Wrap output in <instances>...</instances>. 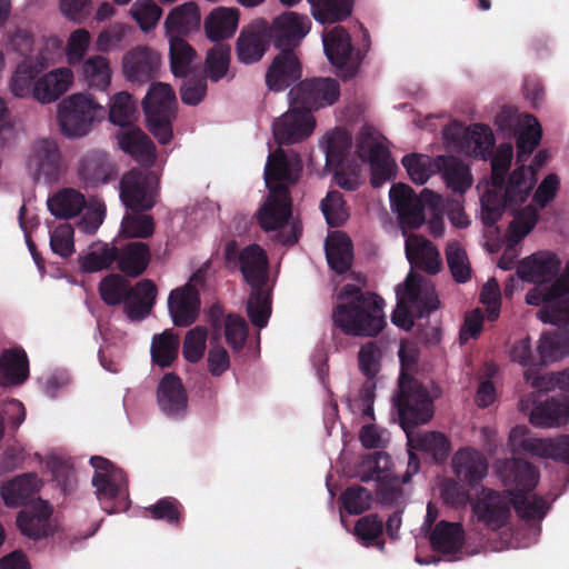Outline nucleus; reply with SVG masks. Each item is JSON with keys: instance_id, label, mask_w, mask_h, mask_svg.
Returning <instances> with one entry per match:
<instances>
[{"instance_id": "1", "label": "nucleus", "mask_w": 569, "mask_h": 569, "mask_svg": "<svg viewBox=\"0 0 569 569\" xmlns=\"http://www.w3.org/2000/svg\"><path fill=\"white\" fill-rule=\"evenodd\" d=\"M302 171L299 154L287 153L281 148L269 153L264 167V182L268 196L256 213L259 227L266 231H278L277 240L282 244L292 246L298 242L299 234L293 226L288 234L280 230L287 226L292 213L290 187L296 184Z\"/></svg>"}, {"instance_id": "2", "label": "nucleus", "mask_w": 569, "mask_h": 569, "mask_svg": "<svg viewBox=\"0 0 569 569\" xmlns=\"http://www.w3.org/2000/svg\"><path fill=\"white\" fill-rule=\"evenodd\" d=\"M332 310V322L345 335L352 337H376L387 325L385 300L356 284L343 286Z\"/></svg>"}, {"instance_id": "3", "label": "nucleus", "mask_w": 569, "mask_h": 569, "mask_svg": "<svg viewBox=\"0 0 569 569\" xmlns=\"http://www.w3.org/2000/svg\"><path fill=\"white\" fill-rule=\"evenodd\" d=\"M523 379L535 391L525 395L519 401L522 411H530V422L538 427H555L563 425L569 418V396L552 397L546 401L538 400V393L549 392L559 388L561 379L559 372L540 373L539 366L528 368Z\"/></svg>"}, {"instance_id": "4", "label": "nucleus", "mask_w": 569, "mask_h": 569, "mask_svg": "<svg viewBox=\"0 0 569 569\" xmlns=\"http://www.w3.org/2000/svg\"><path fill=\"white\" fill-rule=\"evenodd\" d=\"M393 401L400 426L406 433L427 423L433 416V401L428 389L408 373L400 375Z\"/></svg>"}, {"instance_id": "5", "label": "nucleus", "mask_w": 569, "mask_h": 569, "mask_svg": "<svg viewBox=\"0 0 569 569\" xmlns=\"http://www.w3.org/2000/svg\"><path fill=\"white\" fill-rule=\"evenodd\" d=\"M177 113L178 100L173 88L166 82H152L144 94V120L146 127L159 143L171 141Z\"/></svg>"}, {"instance_id": "6", "label": "nucleus", "mask_w": 569, "mask_h": 569, "mask_svg": "<svg viewBox=\"0 0 569 569\" xmlns=\"http://www.w3.org/2000/svg\"><path fill=\"white\" fill-rule=\"evenodd\" d=\"M438 307L439 299L435 287L422 276L410 271L391 321L400 328L410 329L413 326V316L427 317Z\"/></svg>"}, {"instance_id": "7", "label": "nucleus", "mask_w": 569, "mask_h": 569, "mask_svg": "<svg viewBox=\"0 0 569 569\" xmlns=\"http://www.w3.org/2000/svg\"><path fill=\"white\" fill-rule=\"evenodd\" d=\"M532 190L525 167L516 168L508 177L505 189L491 187L480 198L481 221L492 228L501 219L506 208L518 207L526 202Z\"/></svg>"}, {"instance_id": "8", "label": "nucleus", "mask_w": 569, "mask_h": 569, "mask_svg": "<svg viewBox=\"0 0 569 569\" xmlns=\"http://www.w3.org/2000/svg\"><path fill=\"white\" fill-rule=\"evenodd\" d=\"M90 465L94 469L91 483L101 508L108 513L127 510V477L123 470L100 456L91 457Z\"/></svg>"}, {"instance_id": "9", "label": "nucleus", "mask_w": 569, "mask_h": 569, "mask_svg": "<svg viewBox=\"0 0 569 569\" xmlns=\"http://www.w3.org/2000/svg\"><path fill=\"white\" fill-rule=\"evenodd\" d=\"M389 198L403 230L418 229L425 223V206L436 211L441 203V197L432 190L426 188L418 197L411 187L400 182L392 184Z\"/></svg>"}, {"instance_id": "10", "label": "nucleus", "mask_w": 569, "mask_h": 569, "mask_svg": "<svg viewBox=\"0 0 569 569\" xmlns=\"http://www.w3.org/2000/svg\"><path fill=\"white\" fill-rule=\"evenodd\" d=\"M378 136L375 128L366 124L360 129L356 141L358 158L370 164V183L373 188H379L391 180L396 168L389 149L379 141Z\"/></svg>"}, {"instance_id": "11", "label": "nucleus", "mask_w": 569, "mask_h": 569, "mask_svg": "<svg viewBox=\"0 0 569 569\" xmlns=\"http://www.w3.org/2000/svg\"><path fill=\"white\" fill-rule=\"evenodd\" d=\"M103 108L90 94L76 93L59 103L58 122L61 132L69 138L87 134L98 112Z\"/></svg>"}, {"instance_id": "12", "label": "nucleus", "mask_w": 569, "mask_h": 569, "mask_svg": "<svg viewBox=\"0 0 569 569\" xmlns=\"http://www.w3.org/2000/svg\"><path fill=\"white\" fill-rule=\"evenodd\" d=\"M98 291L107 306L123 305V312L130 321L142 320V280L131 286L123 276L109 273L100 281Z\"/></svg>"}, {"instance_id": "13", "label": "nucleus", "mask_w": 569, "mask_h": 569, "mask_svg": "<svg viewBox=\"0 0 569 569\" xmlns=\"http://www.w3.org/2000/svg\"><path fill=\"white\" fill-rule=\"evenodd\" d=\"M340 97V84L333 78L315 77L300 80L288 93L291 106H299L312 114L335 104Z\"/></svg>"}, {"instance_id": "14", "label": "nucleus", "mask_w": 569, "mask_h": 569, "mask_svg": "<svg viewBox=\"0 0 569 569\" xmlns=\"http://www.w3.org/2000/svg\"><path fill=\"white\" fill-rule=\"evenodd\" d=\"M120 198L127 212L122 219L119 238H142V169L133 168L120 181Z\"/></svg>"}, {"instance_id": "15", "label": "nucleus", "mask_w": 569, "mask_h": 569, "mask_svg": "<svg viewBox=\"0 0 569 569\" xmlns=\"http://www.w3.org/2000/svg\"><path fill=\"white\" fill-rule=\"evenodd\" d=\"M509 443L513 452L525 451L539 458H548L569 465V435L556 438H533L526 427L517 426L509 435Z\"/></svg>"}, {"instance_id": "16", "label": "nucleus", "mask_w": 569, "mask_h": 569, "mask_svg": "<svg viewBox=\"0 0 569 569\" xmlns=\"http://www.w3.org/2000/svg\"><path fill=\"white\" fill-rule=\"evenodd\" d=\"M515 492L510 489L497 491L483 488L481 497L472 505V511L479 522L496 531L509 522Z\"/></svg>"}, {"instance_id": "17", "label": "nucleus", "mask_w": 569, "mask_h": 569, "mask_svg": "<svg viewBox=\"0 0 569 569\" xmlns=\"http://www.w3.org/2000/svg\"><path fill=\"white\" fill-rule=\"evenodd\" d=\"M445 136L460 150L476 158L486 160L492 156L495 136L486 124L475 123L469 128L452 124L445 131Z\"/></svg>"}, {"instance_id": "18", "label": "nucleus", "mask_w": 569, "mask_h": 569, "mask_svg": "<svg viewBox=\"0 0 569 569\" xmlns=\"http://www.w3.org/2000/svg\"><path fill=\"white\" fill-rule=\"evenodd\" d=\"M270 28V40L280 51L296 50L302 39L309 33L311 21L306 14L286 11L276 17Z\"/></svg>"}, {"instance_id": "19", "label": "nucleus", "mask_w": 569, "mask_h": 569, "mask_svg": "<svg viewBox=\"0 0 569 569\" xmlns=\"http://www.w3.org/2000/svg\"><path fill=\"white\" fill-rule=\"evenodd\" d=\"M270 46V28L264 19H257L244 26L236 42V56L239 62L252 64L259 62Z\"/></svg>"}, {"instance_id": "20", "label": "nucleus", "mask_w": 569, "mask_h": 569, "mask_svg": "<svg viewBox=\"0 0 569 569\" xmlns=\"http://www.w3.org/2000/svg\"><path fill=\"white\" fill-rule=\"evenodd\" d=\"M77 173L87 188H97L113 181L118 176V167L108 152L93 149L80 158Z\"/></svg>"}, {"instance_id": "21", "label": "nucleus", "mask_w": 569, "mask_h": 569, "mask_svg": "<svg viewBox=\"0 0 569 569\" xmlns=\"http://www.w3.org/2000/svg\"><path fill=\"white\" fill-rule=\"evenodd\" d=\"M315 118L299 106L290 109L273 122V136L278 144H292L308 138L315 129Z\"/></svg>"}, {"instance_id": "22", "label": "nucleus", "mask_w": 569, "mask_h": 569, "mask_svg": "<svg viewBox=\"0 0 569 569\" xmlns=\"http://www.w3.org/2000/svg\"><path fill=\"white\" fill-rule=\"evenodd\" d=\"M52 506L41 498L26 506L17 516V526L21 533L34 541L48 538L54 532Z\"/></svg>"}, {"instance_id": "23", "label": "nucleus", "mask_w": 569, "mask_h": 569, "mask_svg": "<svg viewBox=\"0 0 569 569\" xmlns=\"http://www.w3.org/2000/svg\"><path fill=\"white\" fill-rule=\"evenodd\" d=\"M302 64L296 51L282 50L271 61L267 69L264 81L270 91L281 92L300 81Z\"/></svg>"}, {"instance_id": "24", "label": "nucleus", "mask_w": 569, "mask_h": 569, "mask_svg": "<svg viewBox=\"0 0 569 569\" xmlns=\"http://www.w3.org/2000/svg\"><path fill=\"white\" fill-rule=\"evenodd\" d=\"M157 160L154 142L144 133V239L154 233V220L147 212L160 201V170H152Z\"/></svg>"}, {"instance_id": "25", "label": "nucleus", "mask_w": 569, "mask_h": 569, "mask_svg": "<svg viewBox=\"0 0 569 569\" xmlns=\"http://www.w3.org/2000/svg\"><path fill=\"white\" fill-rule=\"evenodd\" d=\"M561 268L556 253L539 251L525 258L517 268V276L527 282L547 284L553 281Z\"/></svg>"}, {"instance_id": "26", "label": "nucleus", "mask_w": 569, "mask_h": 569, "mask_svg": "<svg viewBox=\"0 0 569 569\" xmlns=\"http://www.w3.org/2000/svg\"><path fill=\"white\" fill-rule=\"evenodd\" d=\"M391 458L387 452L375 451L362 457L357 475L362 482L377 481L378 495L383 498H392L395 492L386 483L391 478Z\"/></svg>"}, {"instance_id": "27", "label": "nucleus", "mask_w": 569, "mask_h": 569, "mask_svg": "<svg viewBox=\"0 0 569 569\" xmlns=\"http://www.w3.org/2000/svg\"><path fill=\"white\" fill-rule=\"evenodd\" d=\"M239 269L248 286L266 287L269 280V260L266 251L256 243L244 247L238 254Z\"/></svg>"}, {"instance_id": "28", "label": "nucleus", "mask_w": 569, "mask_h": 569, "mask_svg": "<svg viewBox=\"0 0 569 569\" xmlns=\"http://www.w3.org/2000/svg\"><path fill=\"white\" fill-rule=\"evenodd\" d=\"M168 308L176 326H190L196 321L200 310L198 290L190 283L172 290L168 298Z\"/></svg>"}, {"instance_id": "29", "label": "nucleus", "mask_w": 569, "mask_h": 569, "mask_svg": "<svg viewBox=\"0 0 569 569\" xmlns=\"http://www.w3.org/2000/svg\"><path fill=\"white\" fill-rule=\"evenodd\" d=\"M488 460L473 448L458 450L452 459V468L459 481L473 488L478 486L488 472Z\"/></svg>"}, {"instance_id": "30", "label": "nucleus", "mask_w": 569, "mask_h": 569, "mask_svg": "<svg viewBox=\"0 0 569 569\" xmlns=\"http://www.w3.org/2000/svg\"><path fill=\"white\" fill-rule=\"evenodd\" d=\"M500 477L506 486L515 487V493H529L538 485V469L521 458L507 459L500 467Z\"/></svg>"}, {"instance_id": "31", "label": "nucleus", "mask_w": 569, "mask_h": 569, "mask_svg": "<svg viewBox=\"0 0 569 569\" xmlns=\"http://www.w3.org/2000/svg\"><path fill=\"white\" fill-rule=\"evenodd\" d=\"M158 403L169 417H182L187 412L188 397L181 379L176 373H166L159 382Z\"/></svg>"}, {"instance_id": "32", "label": "nucleus", "mask_w": 569, "mask_h": 569, "mask_svg": "<svg viewBox=\"0 0 569 569\" xmlns=\"http://www.w3.org/2000/svg\"><path fill=\"white\" fill-rule=\"evenodd\" d=\"M406 256L416 268L436 274L441 267L439 250L436 246L420 234H410L405 243Z\"/></svg>"}, {"instance_id": "33", "label": "nucleus", "mask_w": 569, "mask_h": 569, "mask_svg": "<svg viewBox=\"0 0 569 569\" xmlns=\"http://www.w3.org/2000/svg\"><path fill=\"white\" fill-rule=\"evenodd\" d=\"M30 164L34 166L38 178L42 176L46 182L57 181L62 170V157L58 143L50 139L38 141Z\"/></svg>"}, {"instance_id": "34", "label": "nucleus", "mask_w": 569, "mask_h": 569, "mask_svg": "<svg viewBox=\"0 0 569 569\" xmlns=\"http://www.w3.org/2000/svg\"><path fill=\"white\" fill-rule=\"evenodd\" d=\"M429 541L435 551L456 557L465 545L463 527L459 522L441 520L435 525Z\"/></svg>"}, {"instance_id": "35", "label": "nucleus", "mask_w": 569, "mask_h": 569, "mask_svg": "<svg viewBox=\"0 0 569 569\" xmlns=\"http://www.w3.org/2000/svg\"><path fill=\"white\" fill-rule=\"evenodd\" d=\"M40 485L36 473H23L2 485L0 495L7 507H26L29 501H36Z\"/></svg>"}, {"instance_id": "36", "label": "nucleus", "mask_w": 569, "mask_h": 569, "mask_svg": "<svg viewBox=\"0 0 569 569\" xmlns=\"http://www.w3.org/2000/svg\"><path fill=\"white\" fill-rule=\"evenodd\" d=\"M73 73L68 68H59L33 83L32 96L42 103H49L59 99L70 87Z\"/></svg>"}, {"instance_id": "37", "label": "nucleus", "mask_w": 569, "mask_h": 569, "mask_svg": "<svg viewBox=\"0 0 569 569\" xmlns=\"http://www.w3.org/2000/svg\"><path fill=\"white\" fill-rule=\"evenodd\" d=\"M438 173L450 190L463 194L471 188L473 179L468 164L455 156H438Z\"/></svg>"}, {"instance_id": "38", "label": "nucleus", "mask_w": 569, "mask_h": 569, "mask_svg": "<svg viewBox=\"0 0 569 569\" xmlns=\"http://www.w3.org/2000/svg\"><path fill=\"white\" fill-rule=\"evenodd\" d=\"M29 376V362L24 350L10 349L0 355V386H17Z\"/></svg>"}, {"instance_id": "39", "label": "nucleus", "mask_w": 569, "mask_h": 569, "mask_svg": "<svg viewBox=\"0 0 569 569\" xmlns=\"http://www.w3.org/2000/svg\"><path fill=\"white\" fill-rule=\"evenodd\" d=\"M239 23V11L234 8L219 7L210 12L204 20V31L211 41L231 38Z\"/></svg>"}, {"instance_id": "40", "label": "nucleus", "mask_w": 569, "mask_h": 569, "mask_svg": "<svg viewBox=\"0 0 569 569\" xmlns=\"http://www.w3.org/2000/svg\"><path fill=\"white\" fill-rule=\"evenodd\" d=\"M323 49L331 64L343 69L347 67L353 49L349 32L341 26L335 27L323 37Z\"/></svg>"}, {"instance_id": "41", "label": "nucleus", "mask_w": 569, "mask_h": 569, "mask_svg": "<svg viewBox=\"0 0 569 569\" xmlns=\"http://www.w3.org/2000/svg\"><path fill=\"white\" fill-rule=\"evenodd\" d=\"M413 431L406 433L410 448L431 455L437 463L447 460L450 452V441L443 433L428 431L415 435Z\"/></svg>"}, {"instance_id": "42", "label": "nucleus", "mask_w": 569, "mask_h": 569, "mask_svg": "<svg viewBox=\"0 0 569 569\" xmlns=\"http://www.w3.org/2000/svg\"><path fill=\"white\" fill-rule=\"evenodd\" d=\"M326 257L329 267L338 274L346 273L352 264L353 251L350 238L342 233H335L326 241Z\"/></svg>"}, {"instance_id": "43", "label": "nucleus", "mask_w": 569, "mask_h": 569, "mask_svg": "<svg viewBox=\"0 0 569 569\" xmlns=\"http://www.w3.org/2000/svg\"><path fill=\"white\" fill-rule=\"evenodd\" d=\"M48 209L57 218L70 219L86 207L84 196L72 188H64L48 199Z\"/></svg>"}, {"instance_id": "44", "label": "nucleus", "mask_w": 569, "mask_h": 569, "mask_svg": "<svg viewBox=\"0 0 569 569\" xmlns=\"http://www.w3.org/2000/svg\"><path fill=\"white\" fill-rule=\"evenodd\" d=\"M80 64L83 81L90 89L104 91L111 83V68L109 59L102 56H91Z\"/></svg>"}, {"instance_id": "45", "label": "nucleus", "mask_w": 569, "mask_h": 569, "mask_svg": "<svg viewBox=\"0 0 569 569\" xmlns=\"http://www.w3.org/2000/svg\"><path fill=\"white\" fill-rule=\"evenodd\" d=\"M199 22L198 6L194 2H187L171 10L164 21V27L169 37H181L197 27Z\"/></svg>"}, {"instance_id": "46", "label": "nucleus", "mask_w": 569, "mask_h": 569, "mask_svg": "<svg viewBox=\"0 0 569 569\" xmlns=\"http://www.w3.org/2000/svg\"><path fill=\"white\" fill-rule=\"evenodd\" d=\"M538 353L540 366L569 355V328L543 333L539 340Z\"/></svg>"}, {"instance_id": "47", "label": "nucleus", "mask_w": 569, "mask_h": 569, "mask_svg": "<svg viewBox=\"0 0 569 569\" xmlns=\"http://www.w3.org/2000/svg\"><path fill=\"white\" fill-rule=\"evenodd\" d=\"M170 70L177 78H187L191 64L197 59V51L181 37L169 38Z\"/></svg>"}, {"instance_id": "48", "label": "nucleus", "mask_w": 569, "mask_h": 569, "mask_svg": "<svg viewBox=\"0 0 569 569\" xmlns=\"http://www.w3.org/2000/svg\"><path fill=\"white\" fill-rule=\"evenodd\" d=\"M179 336L170 330L156 335L150 347L151 361L154 366L167 368L178 358Z\"/></svg>"}, {"instance_id": "49", "label": "nucleus", "mask_w": 569, "mask_h": 569, "mask_svg": "<svg viewBox=\"0 0 569 569\" xmlns=\"http://www.w3.org/2000/svg\"><path fill=\"white\" fill-rule=\"evenodd\" d=\"M412 182L425 184L428 179L438 173V157L431 158L421 153L406 154L401 160Z\"/></svg>"}, {"instance_id": "50", "label": "nucleus", "mask_w": 569, "mask_h": 569, "mask_svg": "<svg viewBox=\"0 0 569 569\" xmlns=\"http://www.w3.org/2000/svg\"><path fill=\"white\" fill-rule=\"evenodd\" d=\"M247 315L251 323L259 329L268 325L271 315V296L266 287L252 288L247 301Z\"/></svg>"}, {"instance_id": "51", "label": "nucleus", "mask_w": 569, "mask_h": 569, "mask_svg": "<svg viewBox=\"0 0 569 569\" xmlns=\"http://www.w3.org/2000/svg\"><path fill=\"white\" fill-rule=\"evenodd\" d=\"M312 8L313 17L320 23H337L351 16L353 0H318Z\"/></svg>"}, {"instance_id": "52", "label": "nucleus", "mask_w": 569, "mask_h": 569, "mask_svg": "<svg viewBox=\"0 0 569 569\" xmlns=\"http://www.w3.org/2000/svg\"><path fill=\"white\" fill-rule=\"evenodd\" d=\"M117 264L121 273L129 278L142 274V241H133L118 248Z\"/></svg>"}, {"instance_id": "53", "label": "nucleus", "mask_w": 569, "mask_h": 569, "mask_svg": "<svg viewBox=\"0 0 569 569\" xmlns=\"http://www.w3.org/2000/svg\"><path fill=\"white\" fill-rule=\"evenodd\" d=\"M513 509L517 516L526 521H541L549 510V505L540 496L515 493Z\"/></svg>"}, {"instance_id": "54", "label": "nucleus", "mask_w": 569, "mask_h": 569, "mask_svg": "<svg viewBox=\"0 0 569 569\" xmlns=\"http://www.w3.org/2000/svg\"><path fill=\"white\" fill-rule=\"evenodd\" d=\"M118 256V247L104 243L98 250L79 257L80 269L87 273L107 270L116 262Z\"/></svg>"}, {"instance_id": "55", "label": "nucleus", "mask_w": 569, "mask_h": 569, "mask_svg": "<svg viewBox=\"0 0 569 569\" xmlns=\"http://www.w3.org/2000/svg\"><path fill=\"white\" fill-rule=\"evenodd\" d=\"M154 520H163L170 526L179 527L183 520V506L173 497L159 499L154 505L144 508Z\"/></svg>"}, {"instance_id": "56", "label": "nucleus", "mask_w": 569, "mask_h": 569, "mask_svg": "<svg viewBox=\"0 0 569 569\" xmlns=\"http://www.w3.org/2000/svg\"><path fill=\"white\" fill-rule=\"evenodd\" d=\"M136 117V106L132 96L127 91L114 94L110 101L109 120L119 127H128Z\"/></svg>"}, {"instance_id": "57", "label": "nucleus", "mask_w": 569, "mask_h": 569, "mask_svg": "<svg viewBox=\"0 0 569 569\" xmlns=\"http://www.w3.org/2000/svg\"><path fill=\"white\" fill-rule=\"evenodd\" d=\"M513 148L511 143H501L491 158V187L505 189L508 180L506 176L511 167Z\"/></svg>"}, {"instance_id": "58", "label": "nucleus", "mask_w": 569, "mask_h": 569, "mask_svg": "<svg viewBox=\"0 0 569 569\" xmlns=\"http://www.w3.org/2000/svg\"><path fill=\"white\" fill-rule=\"evenodd\" d=\"M539 212L536 207L528 204L517 212L507 231L509 241H521L537 224Z\"/></svg>"}, {"instance_id": "59", "label": "nucleus", "mask_w": 569, "mask_h": 569, "mask_svg": "<svg viewBox=\"0 0 569 569\" xmlns=\"http://www.w3.org/2000/svg\"><path fill=\"white\" fill-rule=\"evenodd\" d=\"M230 47L217 43L208 52L206 57V72L210 80L217 82L222 79L230 66Z\"/></svg>"}, {"instance_id": "60", "label": "nucleus", "mask_w": 569, "mask_h": 569, "mask_svg": "<svg viewBox=\"0 0 569 569\" xmlns=\"http://www.w3.org/2000/svg\"><path fill=\"white\" fill-rule=\"evenodd\" d=\"M132 32L133 28L126 23L116 22L110 24L98 34L96 49L99 52H109L118 48Z\"/></svg>"}, {"instance_id": "61", "label": "nucleus", "mask_w": 569, "mask_h": 569, "mask_svg": "<svg viewBox=\"0 0 569 569\" xmlns=\"http://www.w3.org/2000/svg\"><path fill=\"white\" fill-rule=\"evenodd\" d=\"M320 207L330 227H340L348 218L346 202L339 191H329Z\"/></svg>"}, {"instance_id": "62", "label": "nucleus", "mask_w": 569, "mask_h": 569, "mask_svg": "<svg viewBox=\"0 0 569 569\" xmlns=\"http://www.w3.org/2000/svg\"><path fill=\"white\" fill-rule=\"evenodd\" d=\"M207 337L208 331L202 326L187 332L182 346V356L187 361L197 363L203 357Z\"/></svg>"}, {"instance_id": "63", "label": "nucleus", "mask_w": 569, "mask_h": 569, "mask_svg": "<svg viewBox=\"0 0 569 569\" xmlns=\"http://www.w3.org/2000/svg\"><path fill=\"white\" fill-rule=\"evenodd\" d=\"M74 230L70 223H60L50 232V248L63 259L74 252Z\"/></svg>"}, {"instance_id": "64", "label": "nucleus", "mask_w": 569, "mask_h": 569, "mask_svg": "<svg viewBox=\"0 0 569 569\" xmlns=\"http://www.w3.org/2000/svg\"><path fill=\"white\" fill-rule=\"evenodd\" d=\"M537 318L543 323L558 327L569 325V297H559L551 303L543 306L538 310Z\"/></svg>"}]
</instances>
